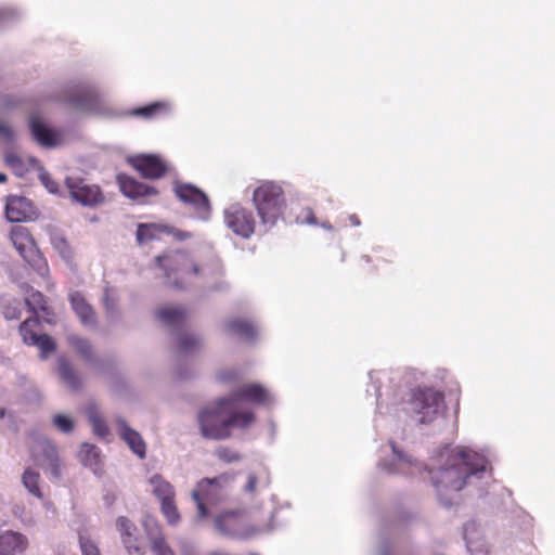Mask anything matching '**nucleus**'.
<instances>
[{
	"label": "nucleus",
	"mask_w": 555,
	"mask_h": 555,
	"mask_svg": "<svg viewBox=\"0 0 555 555\" xmlns=\"http://www.w3.org/2000/svg\"><path fill=\"white\" fill-rule=\"evenodd\" d=\"M437 467L430 470L431 481L440 501L449 506L452 495L474 479L488 473V462L479 453L462 447L446 448L437 459Z\"/></svg>",
	"instance_id": "1"
},
{
	"label": "nucleus",
	"mask_w": 555,
	"mask_h": 555,
	"mask_svg": "<svg viewBox=\"0 0 555 555\" xmlns=\"http://www.w3.org/2000/svg\"><path fill=\"white\" fill-rule=\"evenodd\" d=\"M255 421L250 411L235 410V398H222L198 412L197 423L204 438L223 440L233 428H247Z\"/></svg>",
	"instance_id": "2"
},
{
	"label": "nucleus",
	"mask_w": 555,
	"mask_h": 555,
	"mask_svg": "<svg viewBox=\"0 0 555 555\" xmlns=\"http://www.w3.org/2000/svg\"><path fill=\"white\" fill-rule=\"evenodd\" d=\"M158 266L165 271L169 283L175 286H184L197 276H216L222 272L218 259L208 266H199L183 251H171L156 258Z\"/></svg>",
	"instance_id": "3"
},
{
	"label": "nucleus",
	"mask_w": 555,
	"mask_h": 555,
	"mask_svg": "<svg viewBox=\"0 0 555 555\" xmlns=\"http://www.w3.org/2000/svg\"><path fill=\"white\" fill-rule=\"evenodd\" d=\"M253 202L261 222L271 228L282 216L285 207L283 189L273 181H262L254 190Z\"/></svg>",
	"instance_id": "4"
},
{
	"label": "nucleus",
	"mask_w": 555,
	"mask_h": 555,
	"mask_svg": "<svg viewBox=\"0 0 555 555\" xmlns=\"http://www.w3.org/2000/svg\"><path fill=\"white\" fill-rule=\"evenodd\" d=\"M215 529L229 538L246 539L259 532L270 531L272 527L251 526L242 509H230L220 513L214 520Z\"/></svg>",
	"instance_id": "5"
},
{
	"label": "nucleus",
	"mask_w": 555,
	"mask_h": 555,
	"mask_svg": "<svg viewBox=\"0 0 555 555\" xmlns=\"http://www.w3.org/2000/svg\"><path fill=\"white\" fill-rule=\"evenodd\" d=\"M411 412L422 424L434 422L444 410L442 392L433 388H420L411 393Z\"/></svg>",
	"instance_id": "6"
},
{
	"label": "nucleus",
	"mask_w": 555,
	"mask_h": 555,
	"mask_svg": "<svg viewBox=\"0 0 555 555\" xmlns=\"http://www.w3.org/2000/svg\"><path fill=\"white\" fill-rule=\"evenodd\" d=\"M234 480V473H223L214 478H203L197 482L195 489L192 491V499L196 503L198 519H204L208 516L204 501H217L222 491L228 489Z\"/></svg>",
	"instance_id": "7"
},
{
	"label": "nucleus",
	"mask_w": 555,
	"mask_h": 555,
	"mask_svg": "<svg viewBox=\"0 0 555 555\" xmlns=\"http://www.w3.org/2000/svg\"><path fill=\"white\" fill-rule=\"evenodd\" d=\"M10 240L17 253L37 271L40 276L44 278L48 275V263L38 250L36 243L26 227H13L10 233Z\"/></svg>",
	"instance_id": "8"
},
{
	"label": "nucleus",
	"mask_w": 555,
	"mask_h": 555,
	"mask_svg": "<svg viewBox=\"0 0 555 555\" xmlns=\"http://www.w3.org/2000/svg\"><path fill=\"white\" fill-rule=\"evenodd\" d=\"M370 379L374 384L377 409H380L384 402L396 403L404 391L401 373L398 371H373L370 373Z\"/></svg>",
	"instance_id": "9"
},
{
	"label": "nucleus",
	"mask_w": 555,
	"mask_h": 555,
	"mask_svg": "<svg viewBox=\"0 0 555 555\" xmlns=\"http://www.w3.org/2000/svg\"><path fill=\"white\" fill-rule=\"evenodd\" d=\"M173 193L184 204L190 205L196 218L208 220L210 217V204L207 195L190 183L176 181L173 183Z\"/></svg>",
	"instance_id": "10"
},
{
	"label": "nucleus",
	"mask_w": 555,
	"mask_h": 555,
	"mask_svg": "<svg viewBox=\"0 0 555 555\" xmlns=\"http://www.w3.org/2000/svg\"><path fill=\"white\" fill-rule=\"evenodd\" d=\"M223 218L227 228L235 235L249 238L255 232L256 221L253 212L238 203L232 204L225 208Z\"/></svg>",
	"instance_id": "11"
},
{
	"label": "nucleus",
	"mask_w": 555,
	"mask_h": 555,
	"mask_svg": "<svg viewBox=\"0 0 555 555\" xmlns=\"http://www.w3.org/2000/svg\"><path fill=\"white\" fill-rule=\"evenodd\" d=\"M65 184L72 201L82 206L94 207L104 203V195L100 188L86 183L80 177H67Z\"/></svg>",
	"instance_id": "12"
},
{
	"label": "nucleus",
	"mask_w": 555,
	"mask_h": 555,
	"mask_svg": "<svg viewBox=\"0 0 555 555\" xmlns=\"http://www.w3.org/2000/svg\"><path fill=\"white\" fill-rule=\"evenodd\" d=\"M129 164L146 179H159L170 170V166L160 156L138 154L128 158Z\"/></svg>",
	"instance_id": "13"
},
{
	"label": "nucleus",
	"mask_w": 555,
	"mask_h": 555,
	"mask_svg": "<svg viewBox=\"0 0 555 555\" xmlns=\"http://www.w3.org/2000/svg\"><path fill=\"white\" fill-rule=\"evenodd\" d=\"M142 527L153 555H176L155 517L146 515L142 520Z\"/></svg>",
	"instance_id": "14"
},
{
	"label": "nucleus",
	"mask_w": 555,
	"mask_h": 555,
	"mask_svg": "<svg viewBox=\"0 0 555 555\" xmlns=\"http://www.w3.org/2000/svg\"><path fill=\"white\" fill-rule=\"evenodd\" d=\"M31 454L39 467L49 470L55 478L60 477V460L54 444L47 439H40L34 444Z\"/></svg>",
	"instance_id": "15"
},
{
	"label": "nucleus",
	"mask_w": 555,
	"mask_h": 555,
	"mask_svg": "<svg viewBox=\"0 0 555 555\" xmlns=\"http://www.w3.org/2000/svg\"><path fill=\"white\" fill-rule=\"evenodd\" d=\"M116 528L127 553L129 555H143L144 550L138 534L137 526L127 517L119 516L116 519Z\"/></svg>",
	"instance_id": "16"
},
{
	"label": "nucleus",
	"mask_w": 555,
	"mask_h": 555,
	"mask_svg": "<svg viewBox=\"0 0 555 555\" xmlns=\"http://www.w3.org/2000/svg\"><path fill=\"white\" fill-rule=\"evenodd\" d=\"M117 183L119 185L120 192L128 198L133 201H138L140 203H144L145 198L150 196H156L158 194L157 190L153 186H150L145 183L139 182L135 179L119 173L116 177Z\"/></svg>",
	"instance_id": "17"
},
{
	"label": "nucleus",
	"mask_w": 555,
	"mask_h": 555,
	"mask_svg": "<svg viewBox=\"0 0 555 555\" xmlns=\"http://www.w3.org/2000/svg\"><path fill=\"white\" fill-rule=\"evenodd\" d=\"M28 126L34 139H63L69 132L63 127L52 126L40 114L31 113L28 117Z\"/></svg>",
	"instance_id": "18"
},
{
	"label": "nucleus",
	"mask_w": 555,
	"mask_h": 555,
	"mask_svg": "<svg viewBox=\"0 0 555 555\" xmlns=\"http://www.w3.org/2000/svg\"><path fill=\"white\" fill-rule=\"evenodd\" d=\"M115 426L120 439L127 443V446L137 456L144 459L146 455V444L142 436L137 430L131 428L121 417H117L115 420Z\"/></svg>",
	"instance_id": "19"
},
{
	"label": "nucleus",
	"mask_w": 555,
	"mask_h": 555,
	"mask_svg": "<svg viewBox=\"0 0 555 555\" xmlns=\"http://www.w3.org/2000/svg\"><path fill=\"white\" fill-rule=\"evenodd\" d=\"M173 104L168 100H160L149 103L144 106L135 107L129 111V116L144 120H155L171 114Z\"/></svg>",
	"instance_id": "20"
},
{
	"label": "nucleus",
	"mask_w": 555,
	"mask_h": 555,
	"mask_svg": "<svg viewBox=\"0 0 555 555\" xmlns=\"http://www.w3.org/2000/svg\"><path fill=\"white\" fill-rule=\"evenodd\" d=\"M228 398H235V410H240V402L267 403L271 400V393L259 384H247L240 387Z\"/></svg>",
	"instance_id": "21"
},
{
	"label": "nucleus",
	"mask_w": 555,
	"mask_h": 555,
	"mask_svg": "<svg viewBox=\"0 0 555 555\" xmlns=\"http://www.w3.org/2000/svg\"><path fill=\"white\" fill-rule=\"evenodd\" d=\"M68 299L72 309L80 320L81 324L86 327H95V311L93 310L92 306L87 301L85 296L81 293L74 291L69 293Z\"/></svg>",
	"instance_id": "22"
},
{
	"label": "nucleus",
	"mask_w": 555,
	"mask_h": 555,
	"mask_svg": "<svg viewBox=\"0 0 555 555\" xmlns=\"http://www.w3.org/2000/svg\"><path fill=\"white\" fill-rule=\"evenodd\" d=\"M34 215L30 201L22 196H11L7 201L5 216L11 222H22Z\"/></svg>",
	"instance_id": "23"
},
{
	"label": "nucleus",
	"mask_w": 555,
	"mask_h": 555,
	"mask_svg": "<svg viewBox=\"0 0 555 555\" xmlns=\"http://www.w3.org/2000/svg\"><path fill=\"white\" fill-rule=\"evenodd\" d=\"M4 162L20 177H23L30 169H38L40 166L37 158L13 150L5 152Z\"/></svg>",
	"instance_id": "24"
},
{
	"label": "nucleus",
	"mask_w": 555,
	"mask_h": 555,
	"mask_svg": "<svg viewBox=\"0 0 555 555\" xmlns=\"http://www.w3.org/2000/svg\"><path fill=\"white\" fill-rule=\"evenodd\" d=\"M28 546V539L21 532L8 530L0 534V555L23 553Z\"/></svg>",
	"instance_id": "25"
},
{
	"label": "nucleus",
	"mask_w": 555,
	"mask_h": 555,
	"mask_svg": "<svg viewBox=\"0 0 555 555\" xmlns=\"http://www.w3.org/2000/svg\"><path fill=\"white\" fill-rule=\"evenodd\" d=\"M27 330L28 323H22L20 326V333L23 337V341L29 346H36L40 350L41 358H47L55 350V343L50 336L46 334L28 336Z\"/></svg>",
	"instance_id": "26"
},
{
	"label": "nucleus",
	"mask_w": 555,
	"mask_h": 555,
	"mask_svg": "<svg viewBox=\"0 0 555 555\" xmlns=\"http://www.w3.org/2000/svg\"><path fill=\"white\" fill-rule=\"evenodd\" d=\"M27 330L28 323H22L20 326V333L23 337V341L29 346H36L40 350L41 358H47L55 350V343L50 336L46 334L28 336Z\"/></svg>",
	"instance_id": "27"
},
{
	"label": "nucleus",
	"mask_w": 555,
	"mask_h": 555,
	"mask_svg": "<svg viewBox=\"0 0 555 555\" xmlns=\"http://www.w3.org/2000/svg\"><path fill=\"white\" fill-rule=\"evenodd\" d=\"M156 318L166 326L175 327L184 324L186 311L180 306L165 305L155 311Z\"/></svg>",
	"instance_id": "28"
},
{
	"label": "nucleus",
	"mask_w": 555,
	"mask_h": 555,
	"mask_svg": "<svg viewBox=\"0 0 555 555\" xmlns=\"http://www.w3.org/2000/svg\"><path fill=\"white\" fill-rule=\"evenodd\" d=\"M69 102L75 108L81 112L98 113L101 99L95 92L81 89L70 96Z\"/></svg>",
	"instance_id": "29"
},
{
	"label": "nucleus",
	"mask_w": 555,
	"mask_h": 555,
	"mask_svg": "<svg viewBox=\"0 0 555 555\" xmlns=\"http://www.w3.org/2000/svg\"><path fill=\"white\" fill-rule=\"evenodd\" d=\"M151 492L158 499L159 503L175 499L176 492L172 485L162 475L154 474L149 479Z\"/></svg>",
	"instance_id": "30"
},
{
	"label": "nucleus",
	"mask_w": 555,
	"mask_h": 555,
	"mask_svg": "<svg viewBox=\"0 0 555 555\" xmlns=\"http://www.w3.org/2000/svg\"><path fill=\"white\" fill-rule=\"evenodd\" d=\"M25 301L30 311L37 315L41 313L40 318H42L43 321L53 323V313L50 311L47 306V300L40 292L31 291V293L26 296Z\"/></svg>",
	"instance_id": "31"
},
{
	"label": "nucleus",
	"mask_w": 555,
	"mask_h": 555,
	"mask_svg": "<svg viewBox=\"0 0 555 555\" xmlns=\"http://www.w3.org/2000/svg\"><path fill=\"white\" fill-rule=\"evenodd\" d=\"M169 228L156 223H141L138 225L137 240L140 244L160 238L164 233H169Z\"/></svg>",
	"instance_id": "32"
},
{
	"label": "nucleus",
	"mask_w": 555,
	"mask_h": 555,
	"mask_svg": "<svg viewBox=\"0 0 555 555\" xmlns=\"http://www.w3.org/2000/svg\"><path fill=\"white\" fill-rule=\"evenodd\" d=\"M225 330L230 334L237 335L247 340L253 339L257 333L256 327L251 323L241 319L228 321L225 323Z\"/></svg>",
	"instance_id": "33"
},
{
	"label": "nucleus",
	"mask_w": 555,
	"mask_h": 555,
	"mask_svg": "<svg viewBox=\"0 0 555 555\" xmlns=\"http://www.w3.org/2000/svg\"><path fill=\"white\" fill-rule=\"evenodd\" d=\"M177 345L181 353L189 354L203 346V338L193 333L184 332L178 335Z\"/></svg>",
	"instance_id": "34"
},
{
	"label": "nucleus",
	"mask_w": 555,
	"mask_h": 555,
	"mask_svg": "<svg viewBox=\"0 0 555 555\" xmlns=\"http://www.w3.org/2000/svg\"><path fill=\"white\" fill-rule=\"evenodd\" d=\"M86 413L94 435L102 439H106L109 436V428L107 427L98 409L95 406H89Z\"/></svg>",
	"instance_id": "35"
},
{
	"label": "nucleus",
	"mask_w": 555,
	"mask_h": 555,
	"mask_svg": "<svg viewBox=\"0 0 555 555\" xmlns=\"http://www.w3.org/2000/svg\"><path fill=\"white\" fill-rule=\"evenodd\" d=\"M57 371L63 383H65L69 388L78 389L80 387V378L66 359L59 358Z\"/></svg>",
	"instance_id": "36"
},
{
	"label": "nucleus",
	"mask_w": 555,
	"mask_h": 555,
	"mask_svg": "<svg viewBox=\"0 0 555 555\" xmlns=\"http://www.w3.org/2000/svg\"><path fill=\"white\" fill-rule=\"evenodd\" d=\"M40 475L38 472L28 467L24 470L22 476L23 486L27 489V491L36 496L37 499H42L43 494L41 492L40 486Z\"/></svg>",
	"instance_id": "37"
},
{
	"label": "nucleus",
	"mask_w": 555,
	"mask_h": 555,
	"mask_svg": "<svg viewBox=\"0 0 555 555\" xmlns=\"http://www.w3.org/2000/svg\"><path fill=\"white\" fill-rule=\"evenodd\" d=\"M79 459L85 466L95 469L100 463V451L93 444L83 443L80 447Z\"/></svg>",
	"instance_id": "38"
},
{
	"label": "nucleus",
	"mask_w": 555,
	"mask_h": 555,
	"mask_svg": "<svg viewBox=\"0 0 555 555\" xmlns=\"http://www.w3.org/2000/svg\"><path fill=\"white\" fill-rule=\"evenodd\" d=\"M464 538L470 552L481 551V544L478 543L480 540V526L477 522L468 521L465 524Z\"/></svg>",
	"instance_id": "39"
},
{
	"label": "nucleus",
	"mask_w": 555,
	"mask_h": 555,
	"mask_svg": "<svg viewBox=\"0 0 555 555\" xmlns=\"http://www.w3.org/2000/svg\"><path fill=\"white\" fill-rule=\"evenodd\" d=\"M393 452V461L396 462L393 464V467H386L385 464H383L384 468L387 469L389 473H403V474H410L411 472H408L405 469L406 466L413 465V461L410 456L404 455L403 453L396 450L395 447H392Z\"/></svg>",
	"instance_id": "40"
},
{
	"label": "nucleus",
	"mask_w": 555,
	"mask_h": 555,
	"mask_svg": "<svg viewBox=\"0 0 555 555\" xmlns=\"http://www.w3.org/2000/svg\"><path fill=\"white\" fill-rule=\"evenodd\" d=\"M68 344L75 348L83 358L91 359L92 348L88 340L70 334L67 336Z\"/></svg>",
	"instance_id": "41"
},
{
	"label": "nucleus",
	"mask_w": 555,
	"mask_h": 555,
	"mask_svg": "<svg viewBox=\"0 0 555 555\" xmlns=\"http://www.w3.org/2000/svg\"><path fill=\"white\" fill-rule=\"evenodd\" d=\"M160 509L170 526H176L180 521V514L175 504V499L160 503Z\"/></svg>",
	"instance_id": "42"
},
{
	"label": "nucleus",
	"mask_w": 555,
	"mask_h": 555,
	"mask_svg": "<svg viewBox=\"0 0 555 555\" xmlns=\"http://www.w3.org/2000/svg\"><path fill=\"white\" fill-rule=\"evenodd\" d=\"M103 306L109 319L118 317L116 295L108 288H106L103 294Z\"/></svg>",
	"instance_id": "43"
},
{
	"label": "nucleus",
	"mask_w": 555,
	"mask_h": 555,
	"mask_svg": "<svg viewBox=\"0 0 555 555\" xmlns=\"http://www.w3.org/2000/svg\"><path fill=\"white\" fill-rule=\"evenodd\" d=\"M51 243L62 258L66 260L72 258V249L64 236L54 234L51 237Z\"/></svg>",
	"instance_id": "44"
},
{
	"label": "nucleus",
	"mask_w": 555,
	"mask_h": 555,
	"mask_svg": "<svg viewBox=\"0 0 555 555\" xmlns=\"http://www.w3.org/2000/svg\"><path fill=\"white\" fill-rule=\"evenodd\" d=\"M53 425L62 433L68 434L74 429L75 423L73 418L66 414H55L52 417Z\"/></svg>",
	"instance_id": "45"
},
{
	"label": "nucleus",
	"mask_w": 555,
	"mask_h": 555,
	"mask_svg": "<svg viewBox=\"0 0 555 555\" xmlns=\"http://www.w3.org/2000/svg\"><path fill=\"white\" fill-rule=\"evenodd\" d=\"M216 456L224 463H233L241 460V455L234 450L227 447H219L215 451Z\"/></svg>",
	"instance_id": "46"
},
{
	"label": "nucleus",
	"mask_w": 555,
	"mask_h": 555,
	"mask_svg": "<svg viewBox=\"0 0 555 555\" xmlns=\"http://www.w3.org/2000/svg\"><path fill=\"white\" fill-rule=\"evenodd\" d=\"M37 170L39 171L38 178L41 181V183L46 186V189L50 193L56 194L59 192L57 183L50 177V175L41 166H39Z\"/></svg>",
	"instance_id": "47"
},
{
	"label": "nucleus",
	"mask_w": 555,
	"mask_h": 555,
	"mask_svg": "<svg viewBox=\"0 0 555 555\" xmlns=\"http://www.w3.org/2000/svg\"><path fill=\"white\" fill-rule=\"evenodd\" d=\"M258 489H259L258 477L255 474L249 473L247 475L246 482L242 488L243 492L250 496H255L258 493Z\"/></svg>",
	"instance_id": "48"
},
{
	"label": "nucleus",
	"mask_w": 555,
	"mask_h": 555,
	"mask_svg": "<svg viewBox=\"0 0 555 555\" xmlns=\"http://www.w3.org/2000/svg\"><path fill=\"white\" fill-rule=\"evenodd\" d=\"M80 548L82 555H100L98 546L88 539H80Z\"/></svg>",
	"instance_id": "49"
},
{
	"label": "nucleus",
	"mask_w": 555,
	"mask_h": 555,
	"mask_svg": "<svg viewBox=\"0 0 555 555\" xmlns=\"http://www.w3.org/2000/svg\"><path fill=\"white\" fill-rule=\"evenodd\" d=\"M16 135L12 125L3 119L0 118V138L1 139H13Z\"/></svg>",
	"instance_id": "50"
},
{
	"label": "nucleus",
	"mask_w": 555,
	"mask_h": 555,
	"mask_svg": "<svg viewBox=\"0 0 555 555\" xmlns=\"http://www.w3.org/2000/svg\"><path fill=\"white\" fill-rule=\"evenodd\" d=\"M236 376V373L233 370H222L218 372L217 379L219 382L225 383L233 379Z\"/></svg>",
	"instance_id": "51"
},
{
	"label": "nucleus",
	"mask_w": 555,
	"mask_h": 555,
	"mask_svg": "<svg viewBox=\"0 0 555 555\" xmlns=\"http://www.w3.org/2000/svg\"><path fill=\"white\" fill-rule=\"evenodd\" d=\"M23 323H28V336H38L39 334L36 332V327L38 326V321L36 319H27Z\"/></svg>",
	"instance_id": "52"
},
{
	"label": "nucleus",
	"mask_w": 555,
	"mask_h": 555,
	"mask_svg": "<svg viewBox=\"0 0 555 555\" xmlns=\"http://www.w3.org/2000/svg\"><path fill=\"white\" fill-rule=\"evenodd\" d=\"M17 104H18V101L11 96H5L1 101V107H3V108H13V107L17 106Z\"/></svg>",
	"instance_id": "53"
},
{
	"label": "nucleus",
	"mask_w": 555,
	"mask_h": 555,
	"mask_svg": "<svg viewBox=\"0 0 555 555\" xmlns=\"http://www.w3.org/2000/svg\"><path fill=\"white\" fill-rule=\"evenodd\" d=\"M43 149H54L57 147L61 141H38Z\"/></svg>",
	"instance_id": "54"
},
{
	"label": "nucleus",
	"mask_w": 555,
	"mask_h": 555,
	"mask_svg": "<svg viewBox=\"0 0 555 555\" xmlns=\"http://www.w3.org/2000/svg\"><path fill=\"white\" fill-rule=\"evenodd\" d=\"M4 315H5L7 319H16V318H18V315L15 312L10 311L9 309H7L4 311Z\"/></svg>",
	"instance_id": "55"
},
{
	"label": "nucleus",
	"mask_w": 555,
	"mask_h": 555,
	"mask_svg": "<svg viewBox=\"0 0 555 555\" xmlns=\"http://www.w3.org/2000/svg\"><path fill=\"white\" fill-rule=\"evenodd\" d=\"M306 212H307V219H306V221H307L308 223H314V217H313L312 211H311L310 209H307V211H306Z\"/></svg>",
	"instance_id": "56"
},
{
	"label": "nucleus",
	"mask_w": 555,
	"mask_h": 555,
	"mask_svg": "<svg viewBox=\"0 0 555 555\" xmlns=\"http://www.w3.org/2000/svg\"><path fill=\"white\" fill-rule=\"evenodd\" d=\"M350 221L352 222L353 225H359L360 224V221H359L358 217L354 216V215L350 216Z\"/></svg>",
	"instance_id": "57"
},
{
	"label": "nucleus",
	"mask_w": 555,
	"mask_h": 555,
	"mask_svg": "<svg viewBox=\"0 0 555 555\" xmlns=\"http://www.w3.org/2000/svg\"><path fill=\"white\" fill-rule=\"evenodd\" d=\"M7 181V176L2 172H0V183H3Z\"/></svg>",
	"instance_id": "58"
},
{
	"label": "nucleus",
	"mask_w": 555,
	"mask_h": 555,
	"mask_svg": "<svg viewBox=\"0 0 555 555\" xmlns=\"http://www.w3.org/2000/svg\"><path fill=\"white\" fill-rule=\"evenodd\" d=\"M5 416V409L0 408V418H3Z\"/></svg>",
	"instance_id": "59"
},
{
	"label": "nucleus",
	"mask_w": 555,
	"mask_h": 555,
	"mask_svg": "<svg viewBox=\"0 0 555 555\" xmlns=\"http://www.w3.org/2000/svg\"><path fill=\"white\" fill-rule=\"evenodd\" d=\"M380 555H388L386 552L380 553Z\"/></svg>",
	"instance_id": "60"
}]
</instances>
